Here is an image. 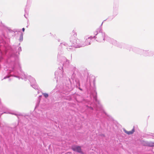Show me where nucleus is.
<instances>
[{
    "instance_id": "nucleus-10",
    "label": "nucleus",
    "mask_w": 154,
    "mask_h": 154,
    "mask_svg": "<svg viewBox=\"0 0 154 154\" xmlns=\"http://www.w3.org/2000/svg\"><path fill=\"white\" fill-rule=\"evenodd\" d=\"M72 149L74 151H76L78 152L82 153L81 148L79 146H73L72 147Z\"/></svg>"
},
{
    "instance_id": "nucleus-16",
    "label": "nucleus",
    "mask_w": 154,
    "mask_h": 154,
    "mask_svg": "<svg viewBox=\"0 0 154 154\" xmlns=\"http://www.w3.org/2000/svg\"><path fill=\"white\" fill-rule=\"evenodd\" d=\"M23 34L22 33H21V35L20 36V38L19 39V41L20 42H22L23 40Z\"/></svg>"
},
{
    "instance_id": "nucleus-31",
    "label": "nucleus",
    "mask_w": 154,
    "mask_h": 154,
    "mask_svg": "<svg viewBox=\"0 0 154 154\" xmlns=\"http://www.w3.org/2000/svg\"><path fill=\"white\" fill-rule=\"evenodd\" d=\"M58 41L59 42V41H60V40H58Z\"/></svg>"
},
{
    "instance_id": "nucleus-18",
    "label": "nucleus",
    "mask_w": 154,
    "mask_h": 154,
    "mask_svg": "<svg viewBox=\"0 0 154 154\" xmlns=\"http://www.w3.org/2000/svg\"><path fill=\"white\" fill-rule=\"evenodd\" d=\"M71 69H72V70L73 71H74L76 70V68L74 66H72L71 67Z\"/></svg>"
},
{
    "instance_id": "nucleus-13",
    "label": "nucleus",
    "mask_w": 154,
    "mask_h": 154,
    "mask_svg": "<svg viewBox=\"0 0 154 154\" xmlns=\"http://www.w3.org/2000/svg\"><path fill=\"white\" fill-rule=\"evenodd\" d=\"M76 43L77 45H78V47H77L76 48L83 47V46H82L83 42H82L79 39H76Z\"/></svg>"
},
{
    "instance_id": "nucleus-4",
    "label": "nucleus",
    "mask_w": 154,
    "mask_h": 154,
    "mask_svg": "<svg viewBox=\"0 0 154 154\" xmlns=\"http://www.w3.org/2000/svg\"><path fill=\"white\" fill-rule=\"evenodd\" d=\"M70 42H71V45L68 44L66 43L63 42L60 44V47L66 48L69 51H73V49L72 47L76 48L78 46V45L76 44V39L74 38L72 40V39H71Z\"/></svg>"
},
{
    "instance_id": "nucleus-11",
    "label": "nucleus",
    "mask_w": 154,
    "mask_h": 154,
    "mask_svg": "<svg viewBox=\"0 0 154 154\" xmlns=\"http://www.w3.org/2000/svg\"><path fill=\"white\" fill-rule=\"evenodd\" d=\"M4 113L14 115L17 116H20L21 115V114L19 112L12 111L10 110L8 111V112H5Z\"/></svg>"
},
{
    "instance_id": "nucleus-15",
    "label": "nucleus",
    "mask_w": 154,
    "mask_h": 154,
    "mask_svg": "<svg viewBox=\"0 0 154 154\" xmlns=\"http://www.w3.org/2000/svg\"><path fill=\"white\" fill-rule=\"evenodd\" d=\"M124 131L125 132L126 134L128 135H130L134 133V128L131 131H127L125 130Z\"/></svg>"
},
{
    "instance_id": "nucleus-8",
    "label": "nucleus",
    "mask_w": 154,
    "mask_h": 154,
    "mask_svg": "<svg viewBox=\"0 0 154 154\" xmlns=\"http://www.w3.org/2000/svg\"><path fill=\"white\" fill-rule=\"evenodd\" d=\"M105 40L106 41H108L111 44L114 45L120 48H122V46L121 45V44L119 43L116 40L113 38H112L109 37H106Z\"/></svg>"
},
{
    "instance_id": "nucleus-3",
    "label": "nucleus",
    "mask_w": 154,
    "mask_h": 154,
    "mask_svg": "<svg viewBox=\"0 0 154 154\" xmlns=\"http://www.w3.org/2000/svg\"><path fill=\"white\" fill-rule=\"evenodd\" d=\"M126 49L129 51H132L133 52L141 55H143L144 56H149L150 51H148L144 50L138 48L132 47L130 45H127Z\"/></svg>"
},
{
    "instance_id": "nucleus-12",
    "label": "nucleus",
    "mask_w": 154,
    "mask_h": 154,
    "mask_svg": "<svg viewBox=\"0 0 154 154\" xmlns=\"http://www.w3.org/2000/svg\"><path fill=\"white\" fill-rule=\"evenodd\" d=\"M118 14V8H113V16L115 17Z\"/></svg>"
},
{
    "instance_id": "nucleus-25",
    "label": "nucleus",
    "mask_w": 154,
    "mask_h": 154,
    "mask_svg": "<svg viewBox=\"0 0 154 154\" xmlns=\"http://www.w3.org/2000/svg\"><path fill=\"white\" fill-rule=\"evenodd\" d=\"M24 16L26 18H27V17L26 16V14H25Z\"/></svg>"
},
{
    "instance_id": "nucleus-14",
    "label": "nucleus",
    "mask_w": 154,
    "mask_h": 154,
    "mask_svg": "<svg viewBox=\"0 0 154 154\" xmlns=\"http://www.w3.org/2000/svg\"><path fill=\"white\" fill-rule=\"evenodd\" d=\"M145 146L152 147L154 146V143L152 142H146L145 143Z\"/></svg>"
},
{
    "instance_id": "nucleus-26",
    "label": "nucleus",
    "mask_w": 154,
    "mask_h": 154,
    "mask_svg": "<svg viewBox=\"0 0 154 154\" xmlns=\"http://www.w3.org/2000/svg\"><path fill=\"white\" fill-rule=\"evenodd\" d=\"M42 97V96H41V95H40V96H39V98H40V97Z\"/></svg>"
},
{
    "instance_id": "nucleus-28",
    "label": "nucleus",
    "mask_w": 154,
    "mask_h": 154,
    "mask_svg": "<svg viewBox=\"0 0 154 154\" xmlns=\"http://www.w3.org/2000/svg\"><path fill=\"white\" fill-rule=\"evenodd\" d=\"M76 35V33H75V34H74V35Z\"/></svg>"
},
{
    "instance_id": "nucleus-2",
    "label": "nucleus",
    "mask_w": 154,
    "mask_h": 154,
    "mask_svg": "<svg viewBox=\"0 0 154 154\" xmlns=\"http://www.w3.org/2000/svg\"><path fill=\"white\" fill-rule=\"evenodd\" d=\"M94 38L97 42H103L105 40L106 37H108L106 35L104 32L102 31L101 27H100L97 30L94 32Z\"/></svg>"
},
{
    "instance_id": "nucleus-19",
    "label": "nucleus",
    "mask_w": 154,
    "mask_h": 154,
    "mask_svg": "<svg viewBox=\"0 0 154 154\" xmlns=\"http://www.w3.org/2000/svg\"><path fill=\"white\" fill-rule=\"evenodd\" d=\"M22 51L21 48L20 47H19L18 48V52H20Z\"/></svg>"
},
{
    "instance_id": "nucleus-23",
    "label": "nucleus",
    "mask_w": 154,
    "mask_h": 154,
    "mask_svg": "<svg viewBox=\"0 0 154 154\" xmlns=\"http://www.w3.org/2000/svg\"><path fill=\"white\" fill-rule=\"evenodd\" d=\"M69 87V91H71L72 89V88L70 87L69 88V87Z\"/></svg>"
},
{
    "instance_id": "nucleus-6",
    "label": "nucleus",
    "mask_w": 154,
    "mask_h": 154,
    "mask_svg": "<svg viewBox=\"0 0 154 154\" xmlns=\"http://www.w3.org/2000/svg\"><path fill=\"white\" fill-rule=\"evenodd\" d=\"M63 67H59L58 69L55 72V78L56 79V81L57 82L58 80H60L63 78H65V75L63 73Z\"/></svg>"
},
{
    "instance_id": "nucleus-17",
    "label": "nucleus",
    "mask_w": 154,
    "mask_h": 154,
    "mask_svg": "<svg viewBox=\"0 0 154 154\" xmlns=\"http://www.w3.org/2000/svg\"><path fill=\"white\" fill-rule=\"evenodd\" d=\"M42 94L46 98H47L48 97V94L46 93H42Z\"/></svg>"
},
{
    "instance_id": "nucleus-20",
    "label": "nucleus",
    "mask_w": 154,
    "mask_h": 154,
    "mask_svg": "<svg viewBox=\"0 0 154 154\" xmlns=\"http://www.w3.org/2000/svg\"><path fill=\"white\" fill-rule=\"evenodd\" d=\"M8 48H6V51H5V54H7L8 52Z\"/></svg>"
},
{
    "instance_id": "nucleus-9",
    "label": "nucleus",
    "mask_w": 154,
    "mask_h": 154,
    "mask_svg": "<svg viewBox=\"0 0 154 154\" xmlns=\"http://www.w3.org/2000/svg\"><path fill=\"white\" fill-rule=\"evenodd\" d=\"M94 38L93 36H91L87 38L85 37V40L84 43L83 42L82 46L84 47L85 46H87L90 45L91 42V40L92 39Z\"/></svg>"
},
{
    "instance_id": "nucleus-7",
    "label": "nucleus",
    "mask_w": 154,
    "mask_h": 154,
    "mask_svg": "<svg viewBox=\"0 0 154 154\" xmlns=\"http://www.w3.org/2000/svg\"><path fill=\"white\" fill-rule=\"evenodd\" d=\"M59 53L58 52L57 56L58 60L63 64V66L66 67L68 66L69 63V61L64 57L60 55Z\"/></svg>"
},
{
    "instance_id": "nucleus-1",
    "label": "nucleus",
    "mask_w": 154,
    "mask_h": 154,
    "mask_svg": "<svg viewBox=\"0 0 154 154\" xmlns=\"http://www.w3.org/2000/svg\"><path fill=\"white\" fill-rule=\"evenodd\" d=\"M13 51L9 53V57L7 60V63L10 64L11 68L7 70L8 74L4 79L9 78L11 76L21 78L25 81L28 79L30 83L31 86L35 90H38V86L36 84L35 79L31 76H27L21 70L20 65L17 57L13 53Z\"/></svg>"
},
{
    "instance_id": "nucleus-22",
    "label": "nucleus",
    "mask_w": 154,
    "mask_h": 154,
    "mask_svg": "<svg viewBox=\"0 0 154 154\" xmlns=\"http://www.w3.org/2000/svg\"><path fill=\"white\" fill-rule=\"evenodd\" d=\"M22 31H23V32H24V30H25V29H24V28H22Z\"/></svg>"
},
{
    "instance_id": "nucleus-24",
    "label": "nucleus",
    "mask_w": 154,
    "mask_h": 154,
    "mask_svg": "<svg viewBox=\"0 0 154 154\" xmlns=\"http://www.w3.org/2000/svg\"><path fill=\"white\" fill-rule=\"evenodd\" d=\"M90 108L91 110H93V109L92 107H90Z\"/></svg>"
},
{
    "instance_id": "nucleus-30",
    "label": "nucleus",
    "mask_w": 154,
    "mask_h": 154,
    "mask_svg": "<svg viewBox=\"0 0 154 154\" xmlns=\"http://www.w3.org/2000/svg\"><path fill=\"white\" fill-rule=\"evenodd\" d=\"M102 24H103V23H102L101 26H102Z\"/></svg>"
},
{
    "instance_id": "nucleus-5",
    "label": "nucleus",
    "mask_w": 154,
    "mask_h": 154,
    "mask_svg": "<svg viewBox=\"0 0 154 154\" xmlns=\"http://www.w3.org/2000/svg\"><path fill=\"white\" fill-rule=\"evenodd\" d=\"M97 92L94 90V93L93 94L92 92H91V97H93L94 101L95 102V105L94 106V108L97 111H103V107L100 103V101L98 100L97 98Z\"/></svg>"
},
{
    "instance_id": "nucleus-27",
    "label": "nucleus",
    "mask_w": 154,
    "mask_h": 154,
    "mask_svg": "<svg viewBox=\"0 0 154 154\" xmlns=\"http://www.w3.org/2000/svg\"><path fill=\"white\" fill-rule=\"evenodd\" d=\"M94 83V80H93Z\"/></svg>"
},
{
    "instance_id": "nucleus-21",
    "label": "nucleus",
    "mask_w": 154,
    "mask_h": 154,
    "mask_svg": "<svg viewBox=\"0 0 154 154\" xmlns=\"http://www.w3.org/2000/svg\"><path fill=\"white\" fill-rule=\"evenodd\" d=\"M25 12L26 13H27V9H26L25 10Z\"/></svg>"
},
{
    "instance_id": "nucleus-29",
    "label": "nucleus",
    "mask_w": 154,
    "mask_h": 154,
    "mask_svg": "<svg viewBox=\"0 0 154 154\" xmlns=\"http://www.w3.org/2000/svg\"><path fill=\"white\" fill-rule=\"evenodd\" d=\"M9 81H10V79H9Z\"/></svg>"
}]
</instances>
